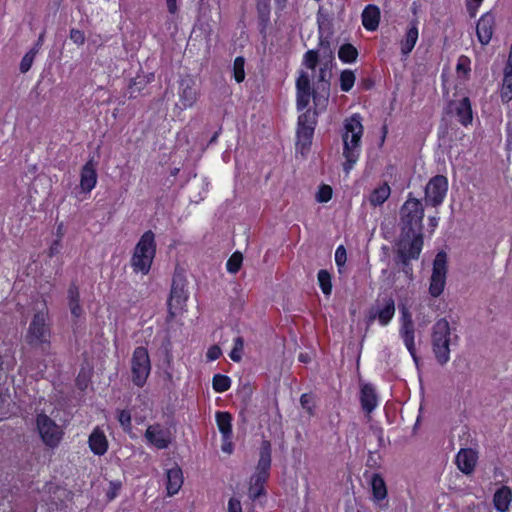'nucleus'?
I'll list each match as a JSON object with an SVG mask.
<instances>
[{
  "mask_svg": "<svg viewBox=\"0 0 512 512\" xmlns=\"http://www.w3.org/2000/svg\"><path fill=\"white\" fill-rule=\"evenodd\" d=\"M68 297L71 314L74 317H79L82 314V309L79 305V291L76 286H71L69 288Z\"/></svg>",
  "mask_w": 512,
  "mask_h": 512,
  "instance_id": "31",
  "label": "nucleus"
},
{
  "mask_svg": "<svg viewBox=\"0 0 512 512\" xmlns=\"http://www.w3.org/2000/svg\"><path fill=\"white\" fill-rule=\"evenodd\" d=\"M70 39L77 45H83L85 42L84 32L78 29H71Z\"/></svg>",
  "mask_w": 512,
  "mask_h": 512,
  "instance_id": "43",
  "label": "nucleus"
},
{
  "mask_svg": "<svg viewBox=\"0 0 512 512\" xmlns=\"http://www.w3.org/2000/svg\"><path fill=\"white\" fill-rule=\"evenodd\" d=\"M470 59L467 56H460L457 60L456 71L459 76L467 77L471 68H470Z\"/></svg>",
  "mask_w": 512,
  "mask_h": 512,
  "instance_id": "38",
  "label": "nucleus"
},
{
  "mask_svg": "<svg viewBox=\"0 0 512 512\" xmlns=\"http://www.w3.org/2000/svg\"><path fill=\"white\" fill-rule=\"evenodd\" d=\"M222 354V351L219 346L213 345L208 348L206 353V358L208 361H215L217 360Z\"/></svg>",
  "mask_w": 512,
  "mask_h": 512,
  "instance_id": "44",
  "label": "nucleus"
},
{
  "mask_svg": "<svg viewBox=\"0 0 512 512\" xmlns=\"http://www.w3.org/2000/svg\"><path fill=\"white\" fill-rule=\"evenodd\" d=\"M118 421L120 422L121 426L125 429L129 428L131 425V416L130 413L127 410H121L118 413Z\"/></svg>",
  "mask_w": 512,
  "mask_h": 512,
  "instance_id": "45",
  "label": "nucleus"
},
{
  "mask_svg": "<svg viewBox=\"0 0 512 512\" xmlns=\"http://www.w3.org/2000/svg\"><path fill=\"white\" fill-rule=\"evenodd\" d=\"M332 53L328 55V60L320 67L317 80L314 73L318 62L317 52L309 50L304 55L303 63L311 74L302 71L296 81L297 88V109L305 110L298 117L297 143L296 148L305 154L309 149L314 129L316 117L323 112L329 102L330 95V68L332 64Z\"/></svg>",
  "mask_w": 512,
  "mask_h": 512,
  "instance_id": "1",
  "label": "nucleus"
},
{
  "mask_svg": "<svg viewBox=\"0 0 512 512\" xmlns=\"http://www.w3.org/2000/svg\"><path fill=\"white\" fill-rule=\"evenodd\" d=\"M299 360H300L301 362H303V363H307V362H309L310 358H309V356H308L307 354H302V353H301V354L299 355Z\"/></svg>",
  "mask_w": 512,
  "mask_h": 512,
  "instance_id": "54",
  "label": "nucleus"
},
{
  "mask_svg": "<svg viewBox=\"0 0 512 512\" xmlns=\"http://www.w3.org/2000/svg\"><path fill=\"white\" fill-rule=\"evenodd\" d=\"M399 309L401 313L400 317V324L401 323H413L412 314L409 311V308L406 306V304H399Z\"/></svg>",
  "mask_w": 512,
  "mask_h": 512,
  "instance_id": "42",
  "label": "nucleus"
},
{
  "mask_svg": "<svg viewBox=\"0 0 512 512\" xmlns=\"http://www.w3.org/2000/svg\"><path fill=\"white\" fill-rule=\"evenodd\" d=\"M212 386L215 392L223 393L231 386V379L223 374H215L212 380Z\"/></svg>",
  "mask_w": 512,
  "mask_h": 512,
  "instance_id": "33",
  "label": "nucleus"
},
{
  "mask_svg": "<svg viewBox=\"0 0 512 512\" xmlns=\"http://www.w3.org/2000/svg\"><path fill=\"white\" fill-rule=\"evenodd\" d=\"M183 485V473L178 466L166 470V490L168 496L179 492Z\"/></svg>",
  "mask_w": 512,
  "mask_h": 512,
  "instance_id": "22",
  "label": "nucleus"
},
{
  "mask_svg": "<svg viewBox=\"0 0 512 512\" xmlns=\"http://www.w3.org/2000/svg\"><path fill=\"white\" fill-rule=\"evenodd\" d=\"M216 423L222 437L232 436V415L228 412H217Z\"/></svg>",
  "mask_w": 512,
  "mask_h": 512,
  "instance_id": "30",
  "label": "nucleus"
},
{
  "mask_svg": "<svg viewBox=\"0 0 512 512\" xmlns=\"http://www.w3.org/2000/svg\"><path fill=\"white\" fill-rule=\"evenodd\" d=\"M145 438L149 444L158 449H165L171 442L170 432L159 424L150 425L145 432Z\"/></svg>",
  "mask_w": 512,
  "mask_h": 512,
  "instance_id": "17",
  "label": "nucleus"
},
{
  "mask_svg": "<svg viewBox=\"0 0 512 512\" xmlns=\"http://www.w3.org/2000/svg\"><path fill=\"white\" fill-rule=\"evenodd\" d=\"M227 512H243L240 500L234 497L230 498L227 505Z\"/></svg>",
  "mask_w": 512,
  "mask_h": 512,
  "instance_id": "48",
  "label": "nucleus"
},
{
  "mask_svg": "<svg viewBox=\"0 0 512 512\" xmlns=\"http://www.w3.org/2000/svg\"><path fill=\"white\" fill-rule=\"evenodd\" d=\"M244 340L242 337H236L233 341V348L229 354V357L234 362H240L243 357Z\"/></svg>",
  "mask_w": 512,
  "mask_h": 512,
  "instance_id": "34",
  "label": "nucleus"
},
{
  "mask_svg": "<svg viewBox=\"0 0 512 512\" xmlns=\"http://www.w3.org/2000/svg\"><path fill=\"white\" fill-rule=\"evenodd\" d=\"M43 41H44V33L40 34V36L38 38V41H37V44H36L37 47H35L37 50L42 45Z\"/></svg>",
  "mask_w": 512,
  "mask_h": 512,
  "instance_id": "55",
  "label": "nucleus"
},
{
  "mask_svg": "<svg viewBox=\"0 0 512 512\" xmlns=\"http://www.w3.org/2000/svg\"><path fill=\"white\" fill-rule=\"evenodd\" d=\"M407 237H412L410 242L402 239L399 244V252L405 264L411 259H417L423 246V238L420 232H410Z\"/></svg>",
  "mask_w": 512,
  "mask_h": 512,
  "instance_id": "14",
  "label": "nucleus"
},
{
  "mask_svg": "<svg viewBox=\"0 0 512 512\" xmlns=\"http://www.w3.org/2000/svg\"><path fill=\"white\" fill-rule=\"evenodd\" d=\"M361 406L364 411L371 413L378 405V399L375 389L370 384H364L361 387L360 394Z\"/></svg>",
  "mask_w": 512,
  "mask_h": 512,
  "instance_id": "24",
  "label": "nucleus"
},
{
  "mask_svg": "<svg viewBox=\"0 0 512 512\" xmlns=\"http://www.w3.org/2000/svg\"><path fill=\"white\" fill-rule=\"evenodd\" d=\"M477 458V453L473 449H461L456 456L457 467L463 473L470 474L474 471Z\"/></svg>",
  "mask_w": 512,
  "mask_h": 512,
  "instance_id": "20",
  "label": "nucleus"
},
{
  "mask_svg": "<svg viewBox=\"0 0 512 512\" xmlns=\"http://www.w3.org/2000/svg\"><path fill=\"white\" fill-rule=\"evenodd\" d=\"M199 94L200 90L197 81L191 76H185L179 82L177 105L181 110L191 108L197 102Z\"/></svg>",
  "mask_w": 512,
  "mask_h": 512,
  "instance_id": "9",
  "label": "nucleus"
},
{
  "mask_svg": "<svg viewBox=\"0 0 512 512\" xmlns=\"http://www.w3.org/2000/svg\"><path fill=\"white\" fill-rule=\"evenodd\" d=\"M371 489L373 500L377 503L383 501L387 496V488L384 479L379 474H374L371 478Z\"/></svg>",
  "mask_w": 512,
  "mask_h": 512,
  "instance_id": "29",
  "label": "nucleus"
},
{
  "mask_svg": "<svg viewBox=\"0 0 512 512\" xmlns=\"http://www.w3.org/2000/svg\"><path fill=\"white\" fill-rule=\"evenodd\" d=\"M355 75L351 70H344L340 76L341 90L348 92L352 89L355 83Z\"/></svg>",
  "mask_w": 512,
  "mask_h": 512,
  "instance_id": "35",
  "label": "nucleus"
},
{
  "mask_svg": "<svg viewBox=\"0 0 512 512\" xmlns=\"http://www.w3.org/2000/svg\"><path fill=\"white\" fill-rule=\"evenodd\" d=\"M271 467V444L264 440L260 448V457L256 467V471L251 477L249 487V497L253 500L257 499L264 492V484L269 477Z\"/></svg>",
  "mask_w": 512,
  "mask_h": 512,
  "instance_id": "5",
  "label": "nucleus"
},
{
  "mask_svg": "<svg viewBox=\"0 0 512 512\" xmlns=\"http://www.w3.org/2000/svg\"><path fill=\"white\" fill-rule=\"evenodd\" d=\"M155 254V235L152 231H146L136 244L131 257L133 271L147 275L151 269Z\"/></svg>",
  "mask_w": 512,
  "mask_h": 512,
  "instance_id": "3",
  "label": "nucleus"
},
{
  "mask_svg": "<svg viewBox=\"0 0 512 512\" xmlns=\"http://www.w3.org/2000/svg\"><path fill=\"white\" fill-rule=\"evenodd\" d=\"M166 4H167L168 11L171 14H175L177 12L178 7H177V1L176 0H166Z\"/></svg>",
  "mask_w": 512,
  "mask_h": 512,
  "instance_id": "51",
  "label": "nucleus"
},
{
  "mask_svg": "<svg viewBox=\"0 0 512 512\" xmlns=\"http://www.w3.org/2000/svg\"><path fill=\"white\" fill-rule=\"evenodd\" d=\"M395 315V302L391 297L378 299L370 310L369 319H377L381 326H387Z\"/></svg>",
  "mask_w": 512,
  "mask_h": 512,
  "instance_id": "13",
  "label": "nucleus"
},
{
  "mask_svg": "<svg viewBox=\"0 0 512 512\" xmlns=\"http://www.w3.org/2000/svg\"><path fill=\"white\" fill-rule=\"evenodd\" d=\"M221 450L227 454H231L233 452L232 436L222 437Z\"/></svg>",
  "mask_w": 512,
  "mask_h": 512,
  "instance_id": "49",
  "label": "nucleus"
},
{
  "mask_svg": "<svg viewBox=\"0 0 512 512\" xmlns=\"http://www.w3.org/2000/svg\"><path fill=\"white\" fill-rule=\"evenodd\" d=\"M300 403L309 413L312 412V397L310 395L303 394L300 398Z\"/></svg>",
  "mask_w": 512,
  "mask_h": 512,
  "instance_id": "50",
  "label": "nucleus"
},
{
  "mask_svg": "<svg viewBox=\"0 0 512 512\" xmlns=\"http://www.w3.org/2000/svg\"><path fill=\"white\" fill-rule=\"evenodd\" d=\"M49 337L50 332L46 326V316L43 312L37 313L30 323L26 339L31 345H39L47 343Z\"/></svg>",
  "mask_w": 512,
  "mask_h": 512,
  "instance_id": "12",
  "label": "nucleus"
},
{
  "mask_svg": "<svg viewBox=\"0 0 512 512\" xmlns=\"http://www.w3.org/2000/svg\"><path fill=\"white\" fill-rule=\"evenodd\" d=\"M36 54L37 49L33 48L24 55L20 63L21 72L25 73L31 68Z\"/></svg>",
  "mask_w": 512,
  "mask_h": 512,
  "instance_id": "41",
  "label": "nucleus"
},
{
  "mask_svg": "<svg viewBox=\"0 0 512 512\" xmlns=\"http://www.w3.org/2000/svg\"><path fill=\"white\" fill-rule=\"evenodd\" d=\"M335 261L338 266H343L346 262V250L343 246L337 247L335 251Z\"/></svg>",
  "mask_w": 512,
  "mask_h": 512,
  "instance_id": "47",
  "label": "nucleus"
},
{
  "mask_svg": "<svg viewBox=\"0 0 512 512\" xmlns=\"http://www.w3.org/2000/svg\"><path fill=\"white\" fill-rule=\"evenodd\" d=\"M318 282L322 292L325 295H329L332 290L331 276L326 270H320L318 272Z\"/></svg>",
  "mask_w": 512,
  "mask_h": 512,
  "instance_id": "36",
  "label": "nucleus"
},
{
  "mask_svg": "<svg viewBox=\"0 0 512 512\" xmlns=\"http://www.w3.org/2000/svg\"><path fill=\"white\" fill-rule=\"evenodd\" d=\"M89 447L95 455H103L108 449V440L100 428H95L89 436Z\"/></svg>",
  "mask_w": 512,
  "mask_h": 512,
  "instance_id": "23",
  "label": "nucleus"
},
{
  "mask_svg": "<svg viewBox=\"0 0 512 512\" xmlns=\"http://www.w3.org/2000/svg\"><path fill=\"white\" fill-rule=\"evenodd\" d=\"M423 217L424 210L421 202L416 198L409 197L401 208L403 230H407L406 235L409 236L410 232H420Z\"/></svg>",
  "mask_w": 512,
  "mask_h": 512,
  "instance_id": "6",
  "label": "nucleus"
},
{
  "mask_svg": "<svg viewBox=\"0 0 512 512\" xmlns=\"http://www.w3.org/2000/svg\"><path fill=\"white\" fill-rule=\"evenodd\" d=\"M380 10L375 5H368L362 12V24L368 31H375L379 26Z\"/></svg>",
  "mask_w": 512,
  "mask_h": 512,
  "instance_id": "25",
  "label": "nucleus"
},
{
  "mask_svg": "<svg viewBox=\"0 0 512 512\" xmlns=\"http://www.w3.org/2000/svg\"><path fill=\"white\" fill-rule=\"evenodd\" d=\"M245 60L243 57H236L233 64L234 79L240 83L245 79Z\"/></svg>",
  "mask_w": 512,
  "mask_h": 512,
  "instance_id": "37",
  "label": "nucleus"
},
{
  "mask_svg": "<svg viewBox=\"0 0 512 512\" xmlns=\"http://www.w3.org/2000/svg\"><path fill=\"white\" fill-rule=\"evenodd\" d=\"M439 218L438 217H430L429 218V226L434 230L438 225Z\"/></svg>",
  "mask_w": 512,
  "mask_h": 512,
  "instance_id": "53",
  "label": "nucleus"
},
{
  "mask_svg": "<svg viewBox=\"0 0 512 512\" xmlns=\"http://www.w3.org/2000/svg\"><path fill=\"white\" fill-rule=\"evenodd\" d=\"M432 349L436 360L441 365L450 360V346L457 340L453 335L449 322L441 318L435 322L432 328Z\"/></svg>",
  "mask_w": 512,
  "mask_h": 512,
  "instance_id": "4",
  "label": "nucleus"
},
{
  "mask_svg": "<svg viewBox=\"0 0 512 512\" xmlns=\"http://www.w3.org/2000/svg\"><path fill=\"white\" fill-rule=\"evenodd\" d=\"M446 254L439 252L433 263V271L430 279L429 293L438 297L444 290L446 283Z\"/></svg>",
  "mask_w": 512,
  "mask_h": 512,
  "instance_id": "11",
  "label": "nucleus"
},
{
  "mask_svg": "<svg viewBox=\"0 0 512 512\" xmlns=\"http://www.w3.org/2000/svg\"><path fill=\"white\" fill-rule=\"evenodd\" d=\"M419 37L417 22L410 23L404 39L401 41V52L408 55L415 47Z\"/></svg>",
  "mask_w": 512,
  "mask_h": 512,
  "instance_id": "27",
  "label": "nucleus"
},
{
  "mask_svg": "<svg viewBox=\"0 0 512 512\" xmlns=\"http://www.w3.org/2000/svg\"><path fill=\"white\" fill-rule=\"evenodd\" d=\"M495 23V15L491 12L483 14L478 20L476 25V34L478 41L482 45H487L491 41L494 33Z\"/></svg>",
  "mask_w": 512,
  "mask_h": 512,
  "instance_id": "16",
  "label": "nucleus"
},
{
  "mask_svg": "<svg viewBox=\"0 0 512 512\" xmlns=\"http://www.w3.org/2000/svg\"><path fill=\"white\" fill-rule=\"evenodd\" d=\"M404 272L407 275V277L409 278V280H412V276H413L412 269L410 267H405Z\"/></svg>",
  "mask_w": 512,
  "mask_h": 512,
  "instance_id": "56",
  "label": "nucleus"
},
{
  "mask_svg": "<svg viewBox=\"0 0 512 512\" xmlns=\"http://www.w3.org/2000/svg\"><path fill=\"white\" fill-rule=\"evenodd\" d=\"M512 501V490L503 486L498 489L493 498V503L498 512H507Z\"/></svg>",
  "mask_w": 512,
  "mask_h": 512,
  "instance_id": "26",
  "label": "nucleus"
},
{
  "mask_svg": "<svg viewBox=\"0 0 512 512\" xmlns=\"http://www.w3.org/2000/svg\"><path fill=\"white\" fill-rule=\"evenodd\" d=\"M399 335L407 348L408 352L410 353L411 357L413 358L414 362L417 364L418 357L416 354V347H415V328H414V322L413 323H401L399 328Z\"/></svg>",
  "mask_w": 512,
  "mask_h": 512,
  "instance_id": "19",
  "label": "nucleus"
},
{
  "mask_svg": "<svg viewBox=\"0 0 512 512\" xmlns=\"http://www.w3.org/2000/svg\"><path fill=\"white\" fill-rule=\"evenodd\" d=\"M363 125L359 114H354L344 122L343 141V164L344 171L348 174L359 160L361 154V138L363 136Z\"/></svg>",
  "mask_w": 512,
  "mask_h": 512,
  "instance_id": "2",
  "label": "nucleus"
},
{
  "mask_svg": "<svg viewBox=\"0 0 512 512\" xmlns=\"http://www.w3.org/2000/svg\"><path fill=\"white\" fill-rule=\"evenodd\" d=\"M358 56L357 49L351 44H344L338 51L339 59L344 63H352Z\"/></svg>",
  "mask_w": 512,
  "mask_h": 512,
  "instance_id": "32",
  "label": "nucleus"
},
{
  "mask_svg": "<svg viewBox=\"0 0 512 512\" xmlns=\"http://www.w3.org/2000/svg\"><path fill=\"white\" fill-rule=\"evenodd\" d=\"M187 298L188 295L185 291L184 285L180 282L174 281L168 300L169 313L172 317L180 314L184 310Z\"/></svg>",
  "mask_w": 512,
  "mask_h": 512,
  "instance_id": "15",
  "label": "nucleus"
},
{
  "mask_svg": "<svg viewBox=\"0 0 512 512\" xmlns=\"http://www.w3.org/2000/svg\"><path fill=\"white\" fill-rule=\"evenodd\" d=\"M332 188L329 185L323 184L319 187L316 193V201L319 203H327L332 198Z\"/></svg>",
  "mask_w": 512,
  "mask_h": 512,
  "instance_id": "39",
  "label": "nucleus"
},
{
  "mask_svg": "<svg viewBox=\"0 0 512 512\" xmlns=\"http://www.w3.org/2000/svg\"><path fill=\"white\" fill-rule=\"evenodd\" d=\"M39 435L45 445L54 448L58 446L62 438L61 428L47 415L39 414L36 419Z\"/></svg>",
  "mask_w": 512,
  "mask_h": 512,
  "instance_id": "8",
  "label": "nucleus"
},
{
  "mask_svg": "<svg viewBox=\"0 0 512 512\" xmlns=\"http://www.w3.org/2000/svg\"><path fill=\"white\" fill-rule=\"evenodd\" d=\"M97 184V172L92 160L88 161L81 170L80 187L83 192H91Z\"/></svg>",
  "mask_w": 512,
  "mask_h": 512,
  "instance_id": "21",
  "label": "nucleus"
},
{
  "mask_svg": "<svg viewBox=\"0 0 512 512\" xmlns=\"http://www.w3.org/2000/svg\"><path fill=\"white\" fill-rule=\"evenodd\" d=\"M5 398H3L1 395H0V420L5 418L6 417V410H5Z\"/></svg>",
  "mask_w": 512,
  "mask_h": 512,
  "instance_id": "52",
  "label": "nucleus"
},
{
  "mask_svg": "<svg viewBox=\"0 0 512 512\" xmlns=\"http://www.w3.org/2000/svg\"><path fill=\"white\" fill-rule=\"evenodd\" d=\"M391 189L387 183H383L376 187L369 195L368 201L370 205L376 207L381 206L390 196Z\"/></svg>",
  "mask_w": 512,
  "mask_h": 512,
  "instance_id": "28",
  "label": "nucleus"
},
{
  "mask_svg": "<svg viewBox=\"0 0 512 512\" xmlns=\"http://www.w3.org/2000/svg\"><path fill=\"white\" fill-rule=\"evenodd\" d=\"M448 191V180L443 175H436L429 180L425 187V202L431 206L443 203Z\"/></svg>",
  "mask_w": 512,
  "mask_h": 512,
  "instance_id": "10",
  "label": "nucleus"
},
{
  "mask_svg": "<svg viewBox=\"0 0 512 512\" xmlns=\"http://www.w3.org/2000/svg\"><path fill=\"white\" fill-rule=\"evenodd\" d=\"M483 0H466V8L470 16L474 17Z\"/></svg>",
  "mask_w": 512,
  "mask_h": 512,
  "instance_id": "46",
  "label": "nucleus"
},
{
  "mask_svg": "<svg viewBox=\"0 0 512 512\" xmlns=\"http://www.w3.org/2000/svg\"><path fill=\"white\" fill-rule=\"evenodd\" d=\"M132 381L138 386L142 387L150 374L151 363L149 354L146 348L137 347L131 359Z\"/></svg>",
  "mask_w": 512,
  "mask_h": 512,
  "instance_id": "7",
  "label": "nucleus"
},
{
  "mask_svg": "<svg viewBox=\"0 0 512 512\" xmlns=\"http://www.w3.org/2000/svg\"><path fill=\"white\" fill-rule=\"evenodd\" d=\"M449 108H450L451 112L455 114L458 121L463 126H467L472 123L473 112H472L471 102L468 97H464L458 101L450 102Z\"/></svg>",
  "mask_w": 512,
  "mask_h": 512,
  "instance_id": "18",
  "label": "nucleus"
},
{
  "mask_svg": "<svg viewBox=\"0 0 512 512\" xmlns=\"http://www.w3.org/2000/svg\"><path fill=\"white\" fill-rule=\"evenodd\" d=\"M243 257L240 253L236 252L227 261V270L230 273H236L241 267Z\"/></svg>",
  "mask_w": 512,
  "mask_h": 512,
  "instance_id": "40",
  "label": "nucleus"
}]
</instances>
